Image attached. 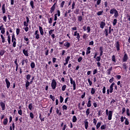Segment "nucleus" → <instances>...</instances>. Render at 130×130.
<instances>
[{"label":"nucleus","instance_id":"16","mask_svg":"<svg viewBox=\"0 0 130 130\" xmlns=\"http://www.w3.org/2000/svg\"><path fill=\"white\" fill-rule=\"evenodd\" d=\"M24 41H26L27 45H30V40L28 38H27L26 36L24 37Z\"/></svg>","mask_w":130,"mask_h":130},{"label":"nucleus","instance_id":"39","mask_svg":"<svg viewBox=\"0 0 130 130\" xmlns=\"http://www.w3.org/2000/svg\"><path fill=\"white\" fill-rule=\"evenodd\" d=\"M30 68H31V69H35V62H31Z\"/></svg>","mask_w":130,"mask_h":130},{"label":"nucleus","instance_id":"30","mask_svg":"<svg viewBox=\"0 0 130 130\" xmlns=\"http://www.w3.org/2000/svg\"><path fill=\"white\" fill-rule=\"evenodd\" d=\"M78 21V22H82L83 20V16H78L77 17Z\"/></svg>","mask_w":130,"mask_h":130},{"label":"nucleus","instance_id":"27","mask_svg":"<svg viewBox=\"0 0 130 130\" xmlns=\"http://www.w3.org/2000/svg\"><path fill=\"white\" fill-rule=\"evenodd\" d=\"M90 99H91V98H89L88 99V101L87 102V107H91V106H92V105L91 104V100H90Z\"/></svg>","mask_w":130,"mask_h":130},{"label":"nucleus","instance_id":"23","mask_svg":"<svg viewBox=\"0 0 130 130\" xmlns=\"http://www.w3.org/2000/svg\"><path fill=\"white\" fill-rule=\"evenodd\" d=\"M29 86H30V83L28 80L25 81V88L26 90H28V88L29 87Z\"/></svg>","mask_w":130,"mask_h":130},{"label":"nucleus","instance_id":"2","mask_svg":"<svg viewBox=\"0 0 130 130\" xmlns=\"http://www.w3.org/2000/svg\"><path fill=\"white\" fill-rule=\"evenodd\" d=\"M110 14H111V15H113V14H114V17H115L116 19H117V18H118V16H119L118 11H117L116 9L114 8L111 9L110 10Z\"/></svg>","mask_w":130,"mask_h":130},{"label":"nucleus","instance_id":"58","mask_svg":"<svg viewBox=\"0 0 130 130\" xmlns=\"http://www.w3.org/2000/svg\"><path fill=\"white\" fill-rule=\"evenodd\" d=\"M66 89H67V85H64L62 86V88H61L62 91H66Z\"/></svg>","mask_w":130,"mask_h":130},{"label":"nucleus","instance_id":"47","mask_svg":"<svg viewBox=\"0 0 130 130\" xmlns=\"http://www.w3.org/2000/svg\"><path fill=\"white\" fill-rule=\"evenodd\" d=\"M28 108L29 110H32V108H33V104L30 103L28 105Z\"/></svg>","mask_w":130,"mask_h":130},{"label":"nucleus","instance_id":"62","mask_svg":"<svg viewBox=\"0 0 130 130\" xmlns=\"http://www.w3.org/2000/svg\"><path fill=\"white\" fill-rule=\"evenodd\" d=\"M60 103H62V102H63V97H62V96L60 95Z\"/></svg>","mask_w":130,"mask_h":130},{"label":"nucleus","instance_id":"12","mask_svg":"<svg viewBox=\"0 0 130 130\" xmlns=\"http://www.w3.org/2000/svg\"><path fill=\"white\" fill-rule=\"evenodd\" d=\"M115 85V83L113 82L110 86V89H109V90H110V93H112V92H113V87Z\"/></svg>","mask_w":130,"mask_h":130},{"label":"nucleus","instance_id":"8","mask_svg":"<svg viewBox=\"0 0 130 130\" xmlns=\"http://www.w3.org/2000/svg\"><path fill=\"white\" fill-rule=\"evenodd\" d=\"M115 47L117 49V51H119L120 50V44L119 41H117L116 43L115 44Z\"/></svg>","mask_w":130,"mask_h":130},{"label":"nucleus","instance_id":"61","mask_svg":"<svg viewBox=\"0 0 130 130\" xmlns=\"http://www.w3.org/2000/svg\"><path fill=\"white\" fill-rule=\"evenodd\" d=\"M30 79H31V76L30 75V74H28L26 75V80L27 81H29V80H30Z\"/></svg>","mask_w":130,"mask_h":130},{"label":"nucleus","instance_id":"45","mask_svg":"<svg viewBox=\"0 0 130 130\" xmlns=\"http://www.w3.org/2000/svg\"><path fill=\"white\" fill-rule=\"evenodd\" d=\"M126 115L127 116H130V111H129V109L127 108L126 110Z\"/></svg>","mask_w":130,"mask_h":130},{"label":"nucleus","instance_id":"18","mask_svg":"<svg viewBox=\"0 0 130 130\" xmlns=\"http://www.w3.org/2000/svg\"><path fill=\"white\" fill-rule=\"evenodd\" d=\"M22 52L25 56H29V54H28V50H26L24 49L23 50Z\"/></svg>","mask_w":130,"mask_h":130},{"label":"nucleus","instance_id":"48","mask_svg":"<svg viewBox=\"0 0 130 130\" xmlns=\"http://www.w3.org/2000/svg\"><path fill=\"white\" fill-rule=\"evenodd\" d=\"M106 124H103L101 126V129L103 130V129H106Z\"/></svg>","mask_w":130,"mask_h":130},{"label":"nucleus","instance_id":"11","mask_svg":"<svg viewBox=\"0 0 130 130\" xmlns=\"http://www.w3.org/2000/svg\"><path fill=\"white\" fill-rule=\"evenodd\" d=\"M5 82L6 83L7 88V89H9L10 88V87H11V82H10V81H9V79H8V78L5 79Z\"/></svg>","mask_w":130,"mask_h":130},{"label":"nucleus","instance_id":"64","mask_svg":"<svg viewBox=\"0 0 130 130\" xmlns=\"http://www.w3.org/2000/svg\"><path fill=\"white\" fill-rule=\"evenodd\" d=\"M35 39H37V40H38V39L40 38V35H39V34H38V35H35Z\"/></svg>","mask_w":130,"mask_h":130},{"label":"nucleus","instance_id":"44","mask_svg":"<svg viewBox=\"0 0 130 130\" xmlns=\"http://www.w3.org/2000/svg\"><path fill=\"white\" fill-rule=\"evenodd\" d=\"M88 36H89V35L88 34H84L83 35V39H85L86 40L87 39V38H88Z\"/></svg>","mask_w":130,"mask_h":130},{"label":"nucleus","instance_id":"15","mask_svg":"<svg viewBox=\"0 0 130 130\" xmlns=\"http://www.w3.org/2000/svg\"><path fill=\"white\" fill-rule=\"evenodd\" d=\"M74 36H76V38L77 39V40L78 41H80V34L79 33H78V31H76L74 32Z\"/></svg>","mask_w":130,"mask_h":130},{"label":"nucleus","instance_id":"1","mask_svg":"<svg viewBox=\"0 0 130 130\" xmlns=\"http://www.w3.org/2000/svg\"><path fill=\"white\" fill-rule=\"evenodd\" d=\"M63 44V46L66 47V49H68L71 47V43L69 42L67 40H63L62 42H59V46L62 45Z\"/></svg>","mask_w":130,"mask_h":130},{"label":"nucleus","instance_id":"59","mask_svg":"<svg viewBox=\"0 0 130 130\" xmlns=\"http://www.w3.org/2000/svg\"><path fill=\"white\" fill-rule=\"evenodd\" d=\"M75 6H76V3H75V1H74L72 5V10H74L75 9Z\"/></svg>","mask_w":130,"mask_h":130},{"label":"nucleus","instance_id":"14","mask_svg":"<svg viewBox=\"0 0 130 130\" xmlns=\"http://www.w3.org/2000/svg\"><path fill=\"white\" fill-rule=\"evenodd\" d=\"M0 106L2 109V110H5V109H6V104L4 103V102L2 101L0 102Z\"/></svg>","mask_w":130,"mask_h":130},{"label":"nucleus","instance_id":"31","mask_svg":"<svg viewBox=\"0 0 130 130\" xmlns=\"http://www.w3.org/2000/svg\"><path fill=\"white\" fill-rule=\"evenodd\" d=\"M56 112L59 116H60V115H61V112H59V110L58 109V108H56Z\"/></svg>","mask_w":130,"mask_h":130},{"label":"nucleus","instance_id":"33","mask_svg":"<svg viewBox=\"0 0 130 130\" xmlns=\"http://www.w3.org/2000/svg\"><path fill=\"white\" fill-rule=\"evenodd\" d=\"M30 6L31 7V9H34V1H31L29 3Z\"/></svg>","mask_w":130,"mask_h":130},{"label":"nucleus","instance_id":"42","mask_svg":"<svg viewBox=\"0 0 130 130\" xmlns=\"http://www.w3.org/2000/svg\"><path fill=\"white\" fill-rule=\"evenodd\" d=\"M74 13L76 15H79V14H80V9L79 8L76 9Z\"/></svg>","mask_w":130,"mask_h":130},{"label":"nucleus","instance_id":"38","mask_svg":"<svg viewBox=\"0 0 130 130\" xmlns=\"http://www.w3.org/2000/svg\"><path fill=\"white\" fill-rule=\"evenodd\" d=\"M95 58V60L96 61L99 62V61H100L101 60V56H100V55L99 56H98L96 57H95V58Z\"/></svg>","mask_w":130,"mask_h":130},{"label":"nucleus","instance_id":"28","mask_svg":"<svg viewBox=\"0 0 130 130\" xmlns=\"http://www.w3.org/2000/svg\"><path fill=\"white\" fill-rule=\"evenodd\" d=\"M8 121H9V120H8V118L4 119V122H3V124L4 125H7L8 124Z\"/></svg>","mask_w":130,"mask_h":130},{"label":"nucleus","instance_id":"13","mask_svg":"<svg viewBox=\"0 0 130 130\" xmlns=\"http://www.w3.org/2000/svg\"><path fill=\"white\" fill-rule=\"evenodd\" d=\"M112 111H109L108 116V120H111L112 119Z\"/></svg>","mask_w":130,"mask_h":130},{"label":"nucleus","instance_id":"50","mask_svg":"<svg viewBox=\"0 0 130 130\" xmlns=\"http://www.w3.org/2000/svg\"><path fill=\"white\" fill-rule=\"evenodd\" d=\"M62 110H68V106L66 105H63L62 107Z\"/></svg>","mask_w":130,"mask_h":130},{"label":"nucleus","instance_id":"6","mask_svg":"<svg viewBox=\"0 0 130 130\" xmlns=\"http://www.w3.org/2000/svg\"><path fill=\"white\" fill-rule=\"evenodd\" d=\"M56 2L54 4V5L51 7L50 10V14H52L53 12H54L56 6V3H57V1L58 0H55Z\"/></svg>","mask_w":130,"mask_h":130},{"label":"nucleus","instance_id":"55","mask_svg":"<svg viewBox=\"0 0 130 130\" xmlns=\"http://www.w3.org/2000/svg\"><path fill=\"white\" fill-rule=\"evenodd\" d=\"M5 50H1L0 51V55H1V56H3V55H4V54H5Z\"/></svg>","mask_w":130,"mask_h":130},{"label":"nucleus","instance_id":"9","mask_svg":"<svg viewBox=\"0 0 130 130\" xmlns=\"http://www.w3.org/2000/svg\"><path fill=\"white\" fill-rule=\"evenodd\" d=\"M39 31H40V35L42 36H43V35H44V31H43V27H42V26L39 25Z\"/></svg>","mask_w":130,"mask_h":130},{"label":"nucleus","instance_id":"56","mask_svg":"<svg viewBox=\"0 0 130 130\" xmlns=\"http://www.w3.org/2000/svg\"><path fill=\"white\" fill-rule=\"evenodd\" d=\"M53 31H54V29H51L49 31V36L52 35V33H53Z\"/></svg>","mask_w":130,"mask_h":130},{"label":"nucleus","instance_id":"43","mask_svg":"<svg viewBox=\"0 0 130 130\" xmlns=\"http://www.w3.org/2000/svg\"><path fill=\"white\" fill-rule=\"evenodd\" d=\"M116 24H117V19L115 18L113 21V26H115Z\"/></svg>","mask_w":130,"mask_h":130},{"label":"nucleus","instance_id":"24","mask_svg":"<svg viewBox=\"0 0 130 130\" xmlns=\"http://www.w3.org/2000/svg\"><path fill=\"white\" fill-rule=\"evenodd\" d=\"M100 56H102V55H103V46H101L100 47Z\"/></svg>","mask_w":130,"mask_h":130},{"label":"nucleus","instance_id":"3","mask_svg":"<svg viewBox=\"0 0 130 130\" xmlns=\"http://www.w3.org/2000/svg\"><path fill=\"white\" fill-rule=\"evenodd\" d=\"M70 83L71 84V85H73V90H76L77 89L76 81L74 80L72 77H70Z\"/></svg>","mask_w":130,"mask_h":130},{"label":"nucleus","instance_id":"26","mask_svg":"<svg viewBox=\"0 0 130 130\" xmlns=\"http://www.w3.org/2000/svg\"><path fill=\"white\" fill-rule=\"evenodd\" d=\"M91 53V47H88L87 48L86 54L87 55V54H90Z\"/></svg>","mask_w":130,"mask_h":130},{"label":"nucleus","instance_id":"52","mask_svg":"<svg viewBox=\"0 0 130 130\" xmlns=\"http://www.w3.org/2000/svg\"><path fill=\"white\" fill-rule=\"evenodd\" d=\"M122 66H123V69L126 71V70H127V67H126V63H123L122 64Z\"/></svg>","mask_w":130,"mask_h":130},{"label":"nucleus","instance_id":"46","mask_svg":"<svg viewBox=\"0 0 130 130\" xmlns=\"http://www.w3.org/2000/svg\"><path fill=\"white\" fill-rule=\"evenodd\" d=\"M50 98L52 100V101H55V97H54V95H52V94L50 95Z\"/></svg>","mask_w":130,"mask_h":130},{"label":"nucleus","instance_id":"20","mask_svg":"<svg viewBox=\"0 0 130 130\" xmlns=\"http://www.w3.org/2000/svg\"><path fill=\"white\" fill-rule=\"evenodd\" d=\"M84 122L85 129H88V127L89 126V122H88V121L86 120V121H84Z\"/></svg>","mask_w":130,"mask_h":130},{"label":"nucleus","instance_id":"37","mask_svg":"<svg viewBox=\"0 0 130 130\" xmlns=\"http://www.w3.org/2000/svg\"><path fill=\"white\" fill-rule=\"evenodd\" d=\"M1 37L2 40V43H5V42H6V39H5V37L3 35H1Z\"/></svg>","mask_w":130,"mask_h":130},{"label":"nucleus","instance_id":"17","mask_svg":"<svg viewBox=\"0 0 130 130\" xmlns=\"http://www.w3.org/2000/svg\"><path fill=\"white\" fill-rule=\"evenodd\" d=\"M111 71H112V67H111L107 70V74L108 76H110V75H111Z\"/></svg>","mask_w":130,"mask_h":130},{"label":"nucleus","instance_id":"10","mask_svg":"<svg viewBox=\"0 0 130 130\" xmlns=\"http://www.w3.org/2000/svg\"><path fill=\"white\" fill-rule=\"evenodd\" d=\"M0 30L1 31L2 34H5V33H6V29L4 27V24H2L0 26Z\"/></svg>","mask_w":130,"mask_h":130},{"label":"nucleus","instance_id":"29","mask_svg":"<svg viewBox=\"0 0 130 130\" xmlns=\"http://www.w3.org/2000/svg\"><path fill=\"white\" fill-rule=\"evenodd\" d=\"M101 123H102V122H98L97 124L96 125V129H98L100 126H101Z\"/></svg>","mask_w":130,"mask_h":130},{"label":"nucleus","instance_id":"63","mask_svg":"<svg viewBox=\"0 0 130 130\" xmlns=\"http://www.w3.org/2000/svg\"><path fill=\"white\" fill-rule=\"evenodd\" d=\"M48 23H49V24H52V17H50L48 19Z\"/></svg>","mask_w":130,"mask_h":130},{"label":"nucleus","instance_id":"57","mask_svg":"<svg viewBox=\"0 0 130 130\" xmlns=\"http://www.w3.org/2000/svg\"><path fill=\"white\" fill-rule=\"evenodd\" d=\"M29 116L31 119H33V118H34V114H33V113L30 112L29 113Z\"/></svg>","mask_w":130,"mask_h":130},{"label":"nucleus","instance_id":"51","mask_svg":"<svg viewBox=\"0 0 130 130\" xmlns=\"http://www.w3.org/2000/svg\"><path fill=\"white\" fill-rule=\"evenodd\" d=\"M104 33H105V36L107 37V36H108V29L106 28L105 29Z\"/></svg>","mask_w":130,"mask_h":130},{"label":"nucleus","instance_id":"49","mask_svg":"<svg viewBox=\"0 0 130 130\" xmlns=\"http://www.w3.org/2000/svg\"><path fill=\"white\" fill-rule=\"evenodd\" d=\"M64 4H66V2L62 1V2L60 4V8H63V6H64Z\"/></svg>","mask_w":130,"mask_h":130},{"label":"nucleus","instance_id":"19","mask_svg":"<svg viewBox=\"0 0 130 130\" xmlns=\"http://www.w3.org/2000/svg\"><path fill=\"white\" fill-rule=\"evenodd\" d=\"M3 14H6V4H3L2 7Z\"/></svg>","mask_w":130,"mask_h":130},{"label":"nucleus","instance_id":"34","mask_svg":"<svg viewBox=\"0 0 130 130\" xmlns=\"http://www.w3.org/2000/svg\"><path fill=\"white\" fill-rule=\"evenodd\" d=\"M17 41V39H16V37L15 36V34H13L12 35V41Z\"/></svg>","mask_w":130,"mask_h":130},{"label":"nucleus","instance_id":"5","mask_svg":"<svg viewBox=\"0 0 130 130\" xmlns=\"http://www.w3.org/2000/svg\"><path fill=\"white\" fill-rule=\"evenodd\" d=\"M56 85H57L56 81L55 80V79H53L52 80V83L51 84V86L53 90H54L56 88Z\"/></svg>","mask_w":130,"mask_h":130},{"label":"nucleus","instance_id":"36","mask_svg":"<svg viewBox=\"0 0 130 130\" xmlns=\"http://www.w3.org/2000/svg\"><path fill=\"white\" fill-rule=\"evenodd\" d=\"M112 60L114 62H116V57H115V55H113L112 56Z\"/></svg>","mask_w":130,"mask_h":130},{"label":"nucleus","instance_id":"25","mask_svg":"<svg viewBox=\"0 0 130 130\" xmlns=\"http://www.w3.org/2000/svg\"><path fill=\"white\" fill-rule=\"evenodd\" d=\"M39 118L42 122L45 120V117H43L42 116V115H41V114H39Z\"/></svg>","mask_w":130,"mask_h":130},{"label":"nucleus","instance_id":"22","mask_svg":"<svg viewBox=\"0 0 130 130\" xmlns=\"http://www.w3.org/2000/svg\"><path fill=\"white\" fill-rule=\"evenodd\" d=\"M71 58V56H68L66 58V62L64 63V66H67L68 63H69V61L70 60V59Z\"/></svg>","mask_w":130,"mask_h":130},{"label":"nucleus","instance_id":"4","mask_svg":"<svg viewBox=\"0 0 130 130\" xmlns=\"http://www.w3.org/2000/svg\"><path fill=\"white\" fill-rule=\"evenodd\" d=\"M123 62H126L127 60H128V56L127 55V54H126V52H124V55L123 56V58L122 59Z\"/></svg>","mask_w":130,"mask_h":130},{"label":"nucleus","instance_id":"40","mask_svg":"<svg viewBox=\"0 0 130 130\" xmlns=\"http://www.w3.org/2000/svg\"><path fill=\"white\" fill-rule=\"evenodd\" d=\"M77 120H78V119H77V117L76 116H73L72 118L73 122H76Z\"/></svg>","mask_w":130,"mask_h":130},{"label":"nucleus","instance_id":"32","mask_svg":"<svg viewBox=\"0 0 130 130\" xmlns=\"http://www.w3.org/2000/svg\"><path fill=\"white\" fill-rule=\"evenodd\" d=\"M90 113H91V111H90V108L87 109L86 111V114L87 116H89V114H90Z\"/></svg>","mask_w":130,"mask_h":130},{"label":"nucleus","instance_id":"21","mask_svg":"<svg viewBox=\"0 0 130 130\" xmlns=\"http://www.w3.org/2000/svg\"><path fill=\"white\" fill-rule=\"evenodd\" d=\"M105 25H106V24L105 23V22H101V23L100 24V28H101V29H103L105 27Z\"/></svg>","mask_w":130,"mask_h":130},{"label":"nucleus","instance_id":"53","mask_svg":"<svg viewBox=\"0 0 130 130\" xmlns=\"http://www.w3.org/2000/svg\"><path fill=\"white\" fill-rule=\"evenodd\" d=\"M102 14H103V11L98 12L96 15L98 16H101L102 15Z\"/></svg>","mask_w":130,"mask_h":130},{"label":"nucleus","instance_id":"35","mask_svg":"<svg viewBox=\"0 0 130 130\" xmlns=\"http://www.w3.org/2000/svg\"><path fill=\"white\" fill-rule=\"evenodd\" d=\"M95 92H96V89L95 88H92L91 90V94L92 95H94V94H95Z\"/></svg>","mask_w":130,"mask_h":130},{"label":"nucleus","instance_id":"7","mask_svg":"<svg viewBox=\"0 0 130 130\" xmlns=\"http://www.w3.org/2000/svg\"><path fill=\"white\" fill-rule=\"evenodd\" d=\"M58 17H60V11L59 10H57V13L54 14V21H57Z\"/></svg>","mask_w":130,"mask_h":130},{"label":"nucleus","instance_id":"54","mask_svg":"<svg viewBox=\"0 0 130 130\" xmlns=\"http://www.w3.org/2000/svg\"><path fill=\"white\" fill-rule=\"evenodd\" d=\"M124 123L125 125H128V124H129V121H128V119H126Z\"/></svg>","mask_w":130,"mask_h":130},{"label":"nucleus","instance_id":"41","mask_svg":"<svg viewBox=\"0 0 130 130\" xmlns=\"http://www.w3.org/2000/svg\"><path fill=\"white\" fill-rule=\"evenodd\" d=\"M12 46L13 47H16V45H17V42H16V41H12Z\"/></svg>","mask_w":130,"mask_h":130},{"label":"nucleus","instance_id":"60","mask_svg":"<svg viewBox=\"0 0 130 130\" xmlns=\"http://www.w3.org/2000/svg\"><path fill=\"white\" fill-rule=\"evenodd\" d=\"M7 40L8 41V44H11V37L10 35L8 36Z\"/></svg>","mask_w":130,"mask_h":130}]
</instances>
